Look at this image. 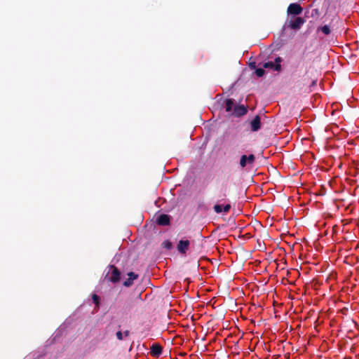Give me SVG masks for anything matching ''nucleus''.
Instances as JSON below:
<instances>
[{"mask_svg":"<svg viewBox=\"0 0 359 359\" xmlns=\"http://www.w3.org/2000/svg\"><path fill=\"white\" fill-rule=\"evenodd\" d=\"M224 107L226 112L233 117L239 118L248 113V107L244 104H235L232 98H227L224 100Z\"/></svg>","mask_w":359,"mask_h":359,"instance_id":"1","label":"nucleus"},{"mask_svg":"<svg viewBox=\"0 0 359 359\" xmlns=\"http://www.w3.org/2000/svg\"><path fill=\"white\" fill-rule=\"evenodd\" d=\"M282 59L280 57H277L275 62L269 61L263 64V67L266 69H271L274 71L280 72L281 70L280 62Z\"/></svg>","mask_w":359,"mask_h":359,"instance_id":"2","label":"nucleus"},{"mask_svg":"<svg viewBox=\"0 0 359 359\" xmlns=\"http://www.w3.org/2000/svg\"><path fill=\"white\" fill-rule=\"evenodd\" d=\"M305 20L301 17H296L293 20H290L288 27L294 30H298L304 24Z\"/></svg>","mask_w":359,"mask_h":359,"instance_id":"3","label":"nucleus"},{"mask_svg":"<svg viewBox=\"0 0 359 359\" xmlns=\"http://www.w3.org/2000/svg\"><path fill=\"white\" fill-rule=\"evenodd\" d=\"M255 156L254 154H250L249 156L243 155L240 159V165L241 168H245L247 164L252 165L255 163Z\"/></svg>","mask_w":359,"mask_h":359,"instance_id":"4","label":"nucleus"},{"mask_svg":"<svg viewBox=\"0 0 359 359\" xmlns=\"http://www.w3.org/2000/svg\"><path fill=\"white\" fill-rule=\"evenodd\" d=\"M302 11V6L297 3L290 4L287 7V13L294 15L301 14Z\"/></svg>","mask_w":359,"mask_h":359,"instance_id":"5","label":"nucleus"},{"mask_svg":"<svg viewBox=\"0 0 359 359\" xmlns=\"http://www.w3.org/2000/svg\"><path fill=\"white\" fill-rule=\"evenodd\" d=\"M190 241L188 240H180L177 244V251L182 255H186L189 249Z\"/></svg>","mask_w":359,"mask_h":359,"instance_id":"6","label":"nucleus"},{"mask_svg":"<svg viewBox=\"0 0 359 359\" xmlns=\"http://www.w3.org/2000/svg\"><path fill=\"white\" fill-rule=\"evenodd\" d=\"M110 269L111 270V276L109 278V280L114 283L118 282L121 277V271L114 265H111Z\"/></svg>","mask_w":359,"mask_h":359,"instance_id":"7","label":"nucleus"},{"mask_svg":"<svg viewBox=\"0 0 359 359\" xmlns=\"http://www.w3.org/2000/svg\"><path fill=\"white\" fill-rule=\"evenodd\" d=\"M156 223L159 226H168L170 224V217L166 214H161L157 217Z\"/></svg>","mask_w":359,"mask_h":359,"instance_id":"8","label":"nucleus"},{"mask_svg":"<svg viewBox=\"0 0 359 359\" xmlns=\"http://www.w3.org/2000/svg\"><path fill=\"white\" fill-rule=\"evenodd\" d=\"M163 347L159 344H153L150 348V353L152 356L158 357L161 355Z\"/></svg>","mask_w":359,"mask_h":359,"instance_id":"9","label":"nucleus"},{"mask_svg":"<svg viewBox=\"0 0 359 359\" xmlns=\"http://www.w3.org/2000/svg\"><path fill=\"white\" fill-rule=\"evenodd\" d=\"M250 128L253 132H257L261 128V118L257 115L250 122Z\"/></svg>","mask_w":359,"mask_h":359,"instance_id":"10","label":"nucleus"},{"mask_svg":"<svg viewBox=\"0 0 359 359\" xmlns=\"http://www.w3.org/2000/svg\"><path fill=\"white\" fill-rule=\"evenodd\" d=\"M128 278L123 282V285L126 287H130L133 284L134 280L138 278V275L134 272H130L128 273Z\"/></svg>","mask_w":359,"mask_h":359,"instance_id":"11","label":"nucleus"},{"mask_svg":"<svg viewBox=\"0 0 359 359\" xmlns=\"http://www.w3.org/2000/svg\"><path fill=\"white\" fill-rule=\"evenodd\" d=\"M320 30L325 35H329L331 33V29L328 25H324L318 28V31Z\"/></svg>","mask_w":359,"mask_h":359,"instance_id":"12","label":"nucleus"},{"mask_svg":"<svg viewBox=\"0 0 359 359\" xmlns=\"http://www.w3.org/2000/svg\"><path fill=\"white\" fill-rule=\"evenodd\" d=\"M162 246L167 250H170L172 248V243L170 241L165 240L162 243Z\"/></svg>","mask_w":359,"mask_h":359,"instance_id":"13","label":"nucleus"},{"mask_svg":"<svg viewBox=\"0 0 359 359\" xmlns=\"http://www.w3.org/2000/svg\"><path fill=\"white\" fill-rule=\"evenodd\" d=\"M92 300L93 302V303L95 304V306L99 308L100 307V297L96 294H93L92 295Z\"/></svg>","mask_w":359,"mask_h":359,"instance_id":"14","label":"nucleus"},{"mask_svg":"<svg viewBox=\"0 0 359 359\" xmlns=\"http://www.w3.org/2000/svg\"><path fill=\"white\" fill-rule=\"evenodd\" d=\"M255 74L258 77H262L265 74V70L264 69V67L262 68H257L255 69Z\"/></svg>","mask_w":359,"mask_h":359,"instance_id":"15","label":"nucleus"},{"mask_svg":"<svg viewBox=\"0 0 359 359\" xmlns=\"http://www.w3.org/2000/svg\"><path fill=\"white\" fill-rule=\"evenodd\" d=\"M213 208H214V210L215 211V212H217V213H221L223 211L222 206L219 204L215 205Z\"/></svg>","mask_w":359,"mask_h":359,"instance_id":"16","label":"nucleus"},{"mask_svg":"<svg viewBox=\"0 0 359 359\" xmlns=\"http://www.w3.org/2000/svg\"><path fill=\"white\" fill-rule=\"evenodd\" d=\"M231 206L230 204H226L224 206L223 208V211L225 213H227L228 212H229L230 209H231Z\"/></svg>","mask_w":359,"mask_h":359,"instance_id":"17","label":"nucleus"},{"mask_svg":"<svg viewBox=\"0 0 359 359\" xmlns=\"http://www.w3.org/2000/svg\"><path fill=\"white\" fill-rule=\"evenodd\" d=\"M116 335L118 340H123V333L121 332V331H118L116 332Z\"/></svg>","mask_w":359,"mask_h":359,"instance_id":"18","label":"nucleus"},{"mask_svg":"<svg viewBox=\"0 0 359 359\" xmlns=\"http://www.w3.org/2000/svg\"><path fill=\"white\" fill-rule=\"evenodd\" d=\"M226 189H227L226 186H224V185H222V196H223L224 197H226Z\"/></svg>","mask_w":359,"mask_h":359,"instance_id":"19","label":"nucleus"},{"mask_svg":"<svg viewBox=\"0 0 359 359\" xmlns=\"http://www.w3.org/2000/svg\"><path fill=\"white\" fill-rule=\"evenodd\" d=\"M249 67L250 69H256V63L255 62L250 63Z\"/></svg>","mask_w":359,"mask_h":359,"instance_id":"20","label":"nucleus"},{"mask_svg":"<svg viewBox=\"0 0 359 359\" xmlns=\"http://www.w3.org/2000/svg\"><path fill=\"white\" fill-rule=\"evenodd\" d=\"M319 13L318 9L316 8L312 11V16L314 15H318Z\"/></svg>","mask_w":359,"mask_h":359,"instance_id":"21","label":"nucleus"},{"mask_svg":"<svg viewBox=\"0 0 359 359\" xmlns=\"http://www.w3.org/2000/svg\"><path fill=\"white\" fill-rule=\"evenodd\" d=\"M316 81H313L311 82V86H310V88L313 87V86H315V84H316Z\"/></svg>","mask_w":359,"mask_h":359,"instance_id":"22","label":"nucleus"},{"mask_svg":"<svg viewBox=\"0 0 359 359\" xmlns=\"http://www.w3.org/2000/svg\"><path fill=\"white\" fill-rule=\"evenodd\" d=\"M129 334H130L129 330H126V331L124 332V334H125V336H126V337L128 336V335H129Z\"/></svg>","mask_w":359,"mask_h":359,"instance_id":"23","label":"nucleus"},{"mask_svg":"<svg viewBox=\"0 0 359 359\" xmlns=\"http://www.w3.org/2000/svg\"><path fill=\"white\" fill-rule=\"evenodd\" d=\"M314 97L316 99L317 97H320V95H319V94L316 93L314 95Z\"/></svg>","mask_w":359,"mask_h":359,"instance_id":"24","label":"nucleus"}]
</instances>
